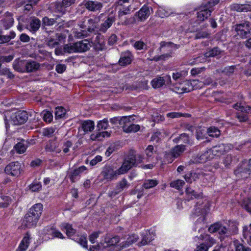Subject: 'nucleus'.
I'll list each match as a JSON object with an SVG mask.
<instances>
[{"mask_svg": "<svg viewBox=\"0 0 251 251\" xmlns=\"http://www.w3.org/2000/svg\"><path fill=\"white\" fill-rule=\"evenodd\" d=\"M217 4V0H204L198 8L197 21L201 22L207 19L214 10V6Z\"/></svg>", "mask_w": 251, "mask_h": 251, "instance_id": "f257e3e1", "label": "nucleus"}, {"mask_svg": "<svg viewBox=\"0 0 251 251\" xmlns=\"http://www.w3.org/2000/svg\"><path fill=\"white\" fill-rule=\"evenodd\" d=\"M143 156L136 153L134 151L129 152L121 166L124 174L126 173L132 167H136L143 161Z\"/></svg>", "mask_w": 251, "mask_h": 251, "instance_id": "f03ea898", "label": "nucleus"}, {"mask_svg": "<svg viewBox=\"0 0 251 251\" xmlns=\"http://www.w3.org/2000/svg\"><path fill=\"white\" fill-rule=\"evenodd\" d=\"M125 174L121 167L118 169L114 170L113 167L110 165H105L101 172V176L103 180L111 181L116 179L118 176Z\"/></svg>", "mask_w": 251, "mask_h": 251, "instance_id": "7ed1b4c3", "label": "nucleus"}, {"mask_svg": "<svg viewBox=\"0 0 251 251\" xmlns=\"http://www.w3.org/2000/svg\"><path fill=\"white\" fill-rule=\"evenodd\" d=\"M75 1L76 0H62L52 3L50 6L54 12L62 16L66 13L67 8L75 4Z\"/></svg>", "mask_w": 251, "mask_h": 251, "instance_id": "20e7f679", "label": "nucleus"}, {"mask_svg": "<svg viewBox=\"0 0 251 251\" xmlns=\"http://www.w3.org/2000/svg\"><path fill=\"white\" fill-rule=\"evenodd\" d=\"M234 28L237 35L242 38H247L251 33V24L248 21L237 24Z\"/></svg>", "mask_w": 251, "mask_h": 251, "instance_id": "39448f33", "label": "nucleus"}, {"mask_svg": "<svg viewBox=\"0 0 251 251\" xmlns=\"http://www.w3.org/2000/svg\"><path fill=\"white\" fill-rule=\"evenodd\" d=\"M197 238V237H196L195 239ZM198 238L203 240L204 243L197 246V251H208V248L215 243L214 239L208 234L201 235Z\"/></svg>", "mask_w": 251, "mask_h": 251, "instance_id": "423d86ee", "label": "nucleus"}, {"mask_svg": "<svg viewBox=\"0 0 251 251\" xmlns=\"http://www.w3.org/2000/svg\"><path fill=\"white\" fill-rule=\"evenodd\" d=\"M22 171L21 163L18 161L11 162L5 167L4 170L6 174L16 177L20 176Z\"/></svg>", "mask_w": 251, "mask_h": 251, "instance_id": "0eeeda50", "label": "nucleus"}, {"mask_svg": "<svg viewBox=\"0 0 251 251\" xmlns=\"http://www.w3.org/2000/svg\"><path fill=\"white\" fill-rule=\"evenodd\" d=\"M210 203L207 200H201L196 204L194 214L204 216L209 211Z\"/></svg>", "mask_w": 251, "mask_h": 251, "instance_id": "6e6552de", "label": "nucleus"}, {"mask_svg": "<svg viewBox=\"0 0 251 251\" xmlns=\"http://www.w3.org/2000/svg\"><path fill=\"white\" fill-rule=\"evenodd\" d=\"M185 150V146L179 145L176 146L171 150L170 152L166 153L165 155L166 158L169 159V162H172L175 158L179 157Z\"/></svg>", "mask_w": 251, "mask_h": 251, "instance_id": "1a4fd4ad", "label": "nucleus"}, {"mask_svg": "<svg viewBox=\"0 0 251 251\" xmlns=\"http://www.w3.org/2000/svg\"><path fill=\"white\" fill-rule=\"evenodd\" d=\"M83 5L86 9L93 12H100L103 7L102 2L96 0H85Z\"/></svg>", "mask_w": 251, "mask_h": 251, "instance_id": "9d476101", "label": "nucleus"}, {"mask_svg": "<svg viewBox=\"0 0 251 251\" xmlns=\"http://www.w3.org/2000/svg\"><path fill=\"white\" fill-rule=\"evenodd\" d=\"M130 184L127 180L125 178H123L117 183L114 190L108 193V195L110 197H114L122 192L125 189L128 188Z\"/></svg>", "mask_w": 251, "mask_h": 251, "instance_id": "9b49d317", "label": "nucleus"}, {"mask_svg": "<svg viewBox=\"0 0 251 251\" xmlns=\"http://www.w3.org/2000/svg\"><path fill=\"white\" fill-rule=\"evenodd\" d=\"M250 172L248 167V161L245 160L243 161L240 167L235 170L234 174L239 177L246 178L249 176Z\"/></svg>", "mask_w": 251, "mask_h": 251, "instance_id": "f8f14e48", "label": "nucleus"}, {"mask_svg": "<svg viewBox=\"0 0 251 251\" xmlns=\"http://www.w3.org/2000/svg\"><path fill=\"white\" fill-rule=\"evenodd\" d=\"M233 148V145L230 144H221L212 147L211 151L214 155L219 156L223 154L225 152L231 150Z\"/></svg>", "mask_w": 251, "mask_h": 251, "instance_id": "ddd939ff", "label": "nucleus"}, {"mask_svg": "<svg viewBox=\"0 0 251 251\" xmlns=\"http://www.w3.org/2000/svg\"><path fill=\"white\" fill-rule=\"evenodd\" d=\"M208 231L211 233L218 232L220 235L227 237V228L222 225L220 222H216L211 225L208 228Z\"/></svg>", "mask_w": 251, "mask_h": 251, "instance_id": "4468645a", "label": "nucleus"}, {"mask_svg": "<svg viewBox=\"0 0 251 251\" xmlns=\"http://www.w3.org/2000/svg\"><path fill=\"white\" fill-rule=\"evenodd\" d=\"M76 52H84L88 50L92 46V42L88 40H83L75 43Z\"/></svg>", "mask_w": 251, "mask_h": 251, "instance_id": "2eb2a0df", "label": "nucleus"}, {"mask_svg": "<svg viewBox=\"0 0 251 251\" xmlns=\"http://www.w3.org/2000/svg\"><path fill=\"white\" fill-rule=\"evenodd\" d=\"M133 58V56L131 52L126 50L121 53L118 63L120 66L125 67L129 65L131 63Z\"/></svg>", "mask_w": 251, "mask_h": 251, "instance_id": "dca6fc26", "label": "nucleus"}, {"mask_svg": "<svg viewBox=\"0 0 251 251\" xmlns=\"http://www.w3.org/2000/svg\"><path fill=\"white\" fill-rule=\"evenodd\" d=\"M28 119V115L25 111H18L15 114L13 121L15 125H22L25 123Z\"/></svg>", "mask_w": 251, "mask_h": 251, "instance_id": "f3484780", "label": "nucleus"}, {"mask_svg": "<svg viewBox=\"0 0 251 251\" xmlns=\"http://www.w3.org/2000/svg\"><path fill=\"white\" fill-rule=\"evenodd\" d=\"M38 220V218L32 214H29V212H28L25 216L22 224L26 227L30 228L35 226Z\"/></svg>", "mask_w": 251, "mask_h": 251, "instance_id": "a211bd4d", "label": "nucleus"}, {"mask_svg": "<svg viewBox=\"0 0 251 251\" xmlns=\"http://www.w3.org/2000/svg\"><path fill=\"white\" fill-rule=\"evenodd\" d=\"M116 18L114 16L109 15L105 20L102 23L99 27V31L102 33L106 32L112 24L115 22Z\"/></svg>", "mask_w": 251, "mask_h": 251, "instance_id": "6ab92c4d", "label": "nucleus"}, {"mask_svg": "<svg viewBox=\"0 0 251 251\" xmlns=\"http://www.w3.org/2000/svg\"><path fill=\"white\" fill-rule=\"evenodd\" d=\"M104 15V13H101L95 19H89L88 20V26L87 31L90 33H96L99 32V27H97L96 23L100 21V19Z\"/></svg>", "mask_w": 251, "mask_h": 251, "instance_id": "aec40b11", "label": "nucleus"}, {"mask_svg": "<svg viewBox=\"0 0 251 251\" xmlns=\"http://www.w3.org/2000/svg\"><path fill=\"white\" fill-rule=\"evenodd\" d=\"M86 170V167L84 166L72 170L69 172V177L72 182H75L79 178L81 174Z\"/></svg>", "mask_w": 251, "mask_h": 251, "instance_id": "412c9836", "label": "nucleus"}, {"mask_svg": "<svg viewBox=\"0 0 251 251\" xmlns=\"http://www.w3.org/2000/svg\"><path fill=\"white\" fill-rule=\"evenodd\" d=\"M94 49L97 51H102L106 49L105 42L103 36L100 34L97 35L94 42H92Z\"/></svg>", "mask_w": 251, "mask_h": 251, "instance_id": "4be33fe9", "label": "nucleus"}, {"mask_svg": "<svg viewBox=\"0 0 251 251\" xmlns=\"http://www.w3.org/2000/svg\"><path fill=\"white\" fill-rule=\"evenodd\" d=\"M40 67L39 63L33 60H25V73H31L37 71Z\"/></svg>", "mask_w": 251, "mask_h": 251, "instance_id": "5701e85b", "label": "nucleus"}, {"mask_svg": "<svg viewBox=\"0 0 251 251\" xmlns=\"http://www.w3.org/2000/svg\"><path fill=\"white\" fill-rule=\"evenodd\" d=\"M30 235L27 232L21 241L17 251H25L30 243Z\"/></svg>", "mask_w": 251, "mask_h": 251, "instance_id": "b1692460", "label": "nucleus"}, {"mask_svg": "<svg viewBox=\"0 0 251 251\" xmlns=\"http://www.w3.org/2000/svg\"><path fill=\"white\" fill-rule=\"evenodd\" d=\"M45 150L47 152H55L56 154L61 152V149L58 148V143L54 141H49L46 144Z\"/></svg>", "mask_w": 251, "mask_h": 251, "instance_id": "393cba45", "label": "nucleus"}, {"mask_svg": "<svg viewBox=\"0 0 251 251\" xmlns=\"http://www.w3.org/2000/svg\"><path fill=\"white\" fill-rule=\"evenodd\" d=\"M41 25V22L36 17H31L29 20V25L27 28L32 32L37 31Z\"/></svg>", "mask_w": 251, "mask_h": 251, "instance_id": "a878e982", "label": "nucleus"}, {"mask_svg": "<svg viewBox=\"0 0 251 251\" xmlns=\"http://www.w3.org/2000/svg\"><path fill=\"white\" fill-rule=\"evenodd\" d=\"M61 229L65 232L66 234L70 238L75 234L76 230L73 228L72 225L69 223H62L60 226Z\"/></svg>", "mask_w": 251, "mask_h": 251, "instance_id": "bb28decb", "label": "nucleus"}, {"mask_svg": "<svg viewBox=\"0 0 251 251\" xmlns=\"http://www.w3.org/2000/svg\"><path fill=\"white\" fill-rule=\"evenodd\" d=\"M173 141L176 144L184 143L189 145L193 144V142L190 139L189 136L185 133L181 134L179 136L174 139Z\"/></svg>", "mask_w": 251, "mask_h": 251, "instance_id": "cd10ccee", "label": "nucleus"}, {"mask_svg": "<svg viewBox=\"0 0 251 251\" xmlns=\"http://www.w3.org/2000/svg\"><path fill=\"white\" fill-rule=\"evenodd\" d=\"M43 211V205L40 203L34 204L29 210V214H32L34 216L39 219Z\"/></svg>", "mask_w": 251, "mask_h": 251, "instance_id": "c85d7f7f", "label": "nucleus"}, {"mask_svg": "<svg viewBox=\"0 0 251 251\" xmlns=\"http://www.w3.org/2000/svg\"><path fill=\"white\" fill-rule=\"evenodd\" d=\"M25 60L15 59L13 63V68L17 72L25 73Z\"/></svg>", "mask_w": 251, "mask_h": 251, "instance_id": "c756f323", "label": "nucleus"}, {"mask_svg": "<svg viewBox=\"0 0 251 251\" xmlns=\"http://www.w3.org/2000/svg\"><path fill=\"white\" fill-rule=\"evenodd\" d=\"M182 86L184 87L183 91L184 93L189 92L196 88H195V86L197 84L198 81L196 80H193L192 81L186 80H182Z\"/></svg>", "mask_w": 251, "mask_h": 251, "instance_id": "7c9ffc66", "label": "nucleus"}, {"mask_svg": "<svg viewBox=\"0 0 251 251\" xmlns=\"http://www.w3.org/2000/svg\"><path fill=\"white\" fill-rule=\"evenodd\" d=\"M186 200L190 201L201 197V193L196 192L192 188L187 187L185 189Z\"/></svg>", "mask_w": 251, "mask_h": 251, "instance_id": "2f4dec72", "label": "nucleus"}, {"mask_svg": "<svg viewBox=\"0 0 251 251\" xmlns=\"http://www.w3.org/2000/svg\"><path fill=\"white\" fill-rule=\"evenodd\" d=\"M27 141L22 140L14 146V148L17 153L22 154L26 151L27 148Z\"/></svg>", "mask_w": 251, "mask_h": 251, "instance_id": "473e14b6", "label": "nucleus"}, {"mask_svg": "<svg viewBox=\"0 0 251 251\" xmlns=\"http://www.w3.org/2000/svg\"><path fill=\"white\" fill-rule=\"evenodd\" d=\"M202 176V174L191 172L186 174L184 176V178L187 182L191 183L192 182L199 179Z\"/></svg>", "mask_w": 251, "mask_h": 251, "instance_id": "72a5a7b5", "label": "nucleus"}, {"mask_svg": "<svg viewBox=\"0 0 251 251\" xmlns=\"http://www.w3.org/2000/svg\"><path fill=\"white\" fill-rule=\"evenodd\" d=\"M95 124L91 120L83 121L81 122V128L85 132H91L94 129Z\"/></svg>", "mask_w": 251, "mask_h": 251, "instance_id": "f704fd0d", "label": "nucleus"}, {"mask_svg": "<svg viewBox=\"0 0 251 251\" xmlns=\"http://www.w3.org/2000/svg\"><path fill=\"white\" fill-rule=\"evenodd\" d=\"M150 15V10L147 6H143L138 12V17L141 21L145 20Z\"/></svg>", "mask_w": 251, "mask_h": 251, "instance_id": "c9c22d12", "label": "nucleus"}, {"mask_svg": "<svg viewBox=\"0 0 251 251\" xmlns=\"http://www.w3.org/2000/svg\"><path fill=\"white\" fill-rule=\"evenodd\" d=\"M15 33L11 31L9 35H2V31L0 30V44H3L9 42L11 39L15 37Z\"/></svg>", "mask_w": 251, "mask_h": 251, "instance_id": "e433bc0d", "label": "nucleus"}, {"mask_svg": "<svg viewBox=\"0 0 251 251\" xmlns=\"http://www.w3.org/2000/svg\"><path fill=\"white\" fill-rule=\"evenodd\" d=\"M249 4H239L234 3L230 6L232 10L236 11L237 12H248L249 10L248 7Z\"/></svg>", "mask_w": 251, "mask_h": 251, "instance_id": "4c0bfd02", "label": "nucleus"}, {"mask_svg": "<svg viewBox=\"0 0 251 251\" xmlns=\"http://www.w3.org/2000/svg\"><path fill=\"white\" fill-rule=\"evenodd\" d=\"M140 129V126L139 125L130 124L129 125H126L123 127V131L126 133L136 132Z\"/></svg>", "mask_w": 251, "mask_h": 251, "instance_id": "58836bf2", "label": "nucleus"}, {"mask_svg": "<svg viewBox=\"0 0 251 251\" xmlns=\"http://www.w3.org/2000/svg\"><path fill=\"white\" fill-rule=\"evenodd\" d=\"M233 107L236 110L240 111L242 112L247 113H251V107L249 106H244L241 102H237L233 105Z\"/></svg>", "mask_w": 251, "mask_h": 251, "instance_id": "ea45409f", "label": "nucleus"}, {"mask_svg": "<svg viewBox=\"0 0 251 251\" xmlns=\"http://www.w3.org/2000/svg\"><path fill=\"white\" fill-rule=\"evenodd\" d=\"M111 133L108 131H102L97 133L96 135L92 134L91 138L92 140H102L105 137H110Z\"/></svg>", "mask_w": 251, "mask_h": 251, "instance_id": "a19ab883", "label": "nucleus"}, {"mask_svg": "<svg viewBox=\"0 0 251 251\" xmlns=\"http://www.w3.org/2000/svg\"><path fill=\"white\" fill-rule=\"evenodd\" d=\"M221 51L218 48L214 47L212 49L204 53V56L205 57H219V55L221 54Z\"/></svg>", "mask_w": 251, "mask_h": 251, "instance_id": "79ce46f5", "label": "nucleus"}, {"mask_svg": "<svg viewBox=\"0 0 251 251\" xmlns=\"http://www.w3.org/2000/svg\"><path fill=\"white\" fill-rule=\"evenodd\" d=\"M14 23V19L11 16H8L0 21V24L5 29L9 28Z\"/></svg>", "mask_w": 251, "mask_h": 251, "instance_id": "37998d69", "label": "nucleus"}, {"mask_svg": "<svg viewBox=\"0 0 251 251\" xmlns=\"http://www.w3.org/2000/svg\"><path fill=\"white\" fill-rule=\"evenodd\" d=\"M206 133L213 137H218L221 134L220 130L215 126H210L207 128Z\"/></svg>", "mask_w": 251, "mask_h": 251, "instance_id": "c03bdc74", "label": "nucleus"}, {"mask_svg": "<svg viewBox=\"0 0 251 251\" xmlns=\"http://www.w3.org/2000/svg\"><path fill=\"white\" fill-rule=\"evenodd\" d=\"M45 41L47 45L50 48H54L59 44V40L52 37L47 38Z\"/></svg>", "mask_w": 251, "mask_h": 251, "instance_id": "a18cd8bd", "label": "nucleus"}, {"mask_svg": "<svg viewBox=\"0 0 251 251\" xmlns=\"http://www.w3.org/2000/svg\"><path fill=\"white\" fill-rule=\"evenodd\" d=\"M183 88L181 80L173 84L172 90L178 94H183L184 93Z\"/></svg>", "mask_w": 251, "mask_h": 251, "instance_id": "49530a36", "label": "nucleus"}, {"mask_svg": "<svg viewBox=\"0 0 251 251\" xmlns=\"http://www.w3.org/2000/svg\"><path fill=\"white\" fill-rule=\"evenodd\" d=\"M163 77L158 76L154 78L151 81L152 86L154 88H160L164 85Z\"/></svg>", "mask_w": 251, "mask_h": 251, "instance_id": "de8ad7c7", "label": "nucleus"}, {"mask_svg": "<svg viewBox=\"0 0 251 251\" xmlns=\"http://www.w3.org/2000/svg\"><path fill=\"white\" fill-rule=\"evenodd\" d=\"M133 120L134 119L132 116H123L120 119L119 125L123 127L125 126L129 125L131 121H133Z\"/></svg>", "mask_w": 251, "mask_h": 251, "instance_id": "09e8293b", "label": "nucleus"}, {"mask_svg": "<svg viewBox=\"0 0 251 251\" xmlns=\"http://www.w3.org/2000/svg\"><path fill=\"white\" fill-rule=\"evenodd\" d=\"M238 231V227L236 224L233 222H230L229 224L228 227L227 228V237L231 235L235 234Z\"/></svg>", "mask_w": 251, "mask_h": 251, "instance_id": "8fccbe9b", "label": "nucleus"}, {"mask_svg": "<svg viewBox=\"0 0 251 251\" xmlns=\"http://www.w3.org/2000/svg\"><path fill=\"white\" fill-rule=\"evenodd\" d=\"M72 239L78 242L83 247L87 248L88 246L86 235H81L80 236H77L76 238Z\"/></svg>", "mask_w": 251, "mask_h": 251, "instance_id": "3c124183", "label": "nucleus"}, {"mask_svg": "<svg viewBox=\"0 0 251 251\" xmlns=\"http://www.w3.org/2000/svg\"><path fill=\"white\" fill-rule=\"evenodd\" d=\"M48 231L49 234L52 235L54 238H58L60 239H64L65 238L60 231L53 227H50V229Z\"/></svg>", "mask_w": 251, "mask_h": 251, "instance_id": "603ef678", "label": "nucleus"}, {"mask_svg": "<svg viewBox=\"0 0 251 251\" xmlns=\"http://www.w3.org/2000/svg\"><path fill=\"white\" fill-rule=\"evenodd\" d=\"M138 239V236L136 234L129 235L126 241V243L123 244L122 247L125 248L129 246L130 245H131L133 243L137 242Z\"/></svg>", "mask_w": 251, "mask_h": 251, "instance_id": "864d4df0", "label": "nucleus"}, {"mask_svg": "<svg viewBox=\"0 0 251 251\" xmlns=\"http://www.w3.org/2000/svg\"><path fill=\"white\" fill-rule=\"evenodd\" d=\"M185 184V182L180 179H177L173 181H172L170 183V186L171 187L174 188L177 190H180L181 188Z\"/></svg>", "mask_w": 251, "mask_h": 251, "instance_id": "5fc2aeb1", "label": "nucleus"}, {"mask_svg": "<svg viewBox=\"0 0 251 251\" xmlns=\"http://www.w3.org/2000/svg\"><path fill=\"white\" fill-rule=\"evenodd\" d=\"M158 182L154 179H148L143 184V187L146 189L153 188L158 184Z\"/></svg>", "mask_w": 251, "mask_h": 251, "instance_id": "6e6d98bb", "label": "nucleus"}, {"mask_svg": "<svg viewBox=\"0 0 251 251\" xmlns=\"http://www.w3.org/2000/svg\"><path fill=\"white\" fill-rule=\"evenodd\" d=\"M234 245L235 247V251H250L251 250L250 248L244 246L238 240L234 241Z\"/></svg>", "mask_w": 251, "mask_h": 251, "instance_id": "4d7b16f0", "label": "nucleus"}, {"mask_svg": "<svg viewBox=\"0 0 251 251\" xmlns=\"http://www.w3.org/2000/svg\"><path fill=\"white\" fill-rule=\"evenodd\" d=\"M66 112V109L62 106L56 107L54 113L55 118L58 119L63 117L65 115Z\"/></svg>", "mask_w": 251, "mask_h": 251, "instance_id": "13d9d810", "label": "nucleus"}, {"mask_svg": "<svg viewBox=\"0 0 251 251\" xmlns=\"http://www.w3.org/2000/svg\"><path fill=\"white\" fill-rule=\"evenodd\" d=\"M119 242V237L115 236L111 238L106 237L105 242L107 243V246H114Z\"/></svg>", "mask_w": 251, "mask_h": 251, "instance_id": "bf43d9fd", "label": "nucleus"}, {"mask_svg": "<svg viewBox=\"0 0 251 251\" xmlns=\"http://www.w3.org/2000/svg\"><path fill=\"white\" fill-rule=\"evenodd\" d=\"M0 73L2 75H6L9 78L14 77V75L10 70L6 67H2L1 66H0Z\"/></svg>", "mask_w": 251, "mask_h": 251, "instance_id": "052dcab7", "label": "nucleus"}, {"mask_svg": "<svg viewBox=\"0 0 251 251\" xmlns=\"http://www.w3.org/2000/svg\"><path fill=\"white\" fill-rule=\"evenodd\" d=\"M75 43L67 44L64 46V51L65 53H72L76 52Z\"/></svg>", "mask_w": 251, "mask_h": 251, "instance_id": "680f3d73", "label": "nucleus"}, {"mask_svg": "<svg viewBox=\"0 0 251 251\" xmlns=\"http://www.w3.org/2000/svg\"><path fill=\"white\" fill-rule=\"evenodd\" d=\"M10 199L8 196H0V207H6L9 204Z\"/></svg>", "mask_w": 251, "mask_h": 251, "instance_id": "e2e57ef3", "label": "nucleus"}, {"mask_svg": "<svg viewBox=\"0 0 251 251\" xmlns=\"http://www.w3.org/2000/svg\"><path fill=\"white\" fill-rule=\"evenodd\" d=\"M43 25L46 26H51L57 23L56 19L53 18H49L45 17L42 19Z\"/></svg>", "mask_w": 251, "mask_h": 251, "instance_id": "0e129e2a", "label": "nucleus"}, {"mask_svg": "<svg viewBox=\"0 0 251 251\" xmlns=\"http://www.w3.org/2000/svg\"><path fill=\"white\" fill-rule=\"evenodd\" d=\"M42 185L40 182L34 181L29 185V189L32 192H38L41 189Z\"/></svg>", "mask_w": 251, "mask_h": 251, "instance_id": "69168bd1", "label": "nucleus"}, {"mask_svg": "<svg viewBox=\"0 0 251 251\" xmlns=\"http://www.w3.org/2000/svg\"><path fill=\"white\" fill-rule=\"evenodd\" d=\"M108 126V121L107 119H104L102 121L99 122L97 125V128L99 130L105 129Z\"/></svg>", "mask_w": 251, "mask_h": 251, "instance_id": "338daca9", "label": "nucleus"}, {"mask_svg": "<svg viewBox=\"0 0 251 251\" xmlns=\"http://www.w3.org/2000/svg\"><path fill=\"white\" fill-rule=\"evenodd\" d=\"M243 236L245 239L250 237V236H251V224L249 226H245L243 227Z\"/></svg>", "mask_w": 251, "mask_h": 251, "instance_id": "774afa93", "label": "nucleus"}]
</instances>
